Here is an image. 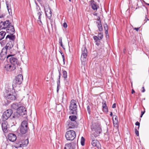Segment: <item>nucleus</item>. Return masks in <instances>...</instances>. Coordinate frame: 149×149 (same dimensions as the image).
<instances>
[{"label": "nucleus", "instance_id": "f257e3e1", "mask_svg": "<svg viewBox=\"0 0 149 149\" xmlns=\"http://www.w3.org/2000/svg\"><path fill=\"white\" fill-rule=\"evenodd\" d=\"M15 38L14 35H8L6 37L7 42L6 45L2 49L0 54V58L1 60L4 59L6 56L8 51H9L13 47L14 41Z\"/></svg>", "mask_w": 149, "mask_h": 149}, {"label": "nucleus", "instance_id": "f03ea898", "mask_svg": "<svg viewBox=\"0 0 149 149\" xmlns=\"http://www.w3.org/2000/svg\"><path fill=\"white\" fill-rule=\"evenodd\" d=\"M4 95L6 98L14 100L16 99L17 94V92H15L13 88L12 89H9L6 90Z\"/></svg>", "mask_w": 149, "mask_h": 149}, {"label": "nucleus", "instance_id": "7ed1b4c3", "mask_svg": "<svg viewBox=\"0 0 149 149\" xmlns=\"http://www.w3.org/2000/svg\"><path fill=\"white\" fill-rule=\"evenodd\" d=\"M76 104V100H71L69 108L70 112L72 114H76L77 113V107Z\"/></svg>", "mask_w": 149, "mask_h": 149}, {"label": "nucleus", "instance_id": "20e7f679", "mask_svg": "<svg viewBox=\"0 0 149 149\" xmlns=\"http://www.w3.org/2000/svg\"><path fill=\"white\" fill-rule=\"evenodd\" d=\"M91 129L93 134L96 136H98L102 132L101 128L100 125L95 124L93 125Z\"/></svg>", "mask_w": 149, "mask_h": 149}, {"label": "nucleus", "instance_id": "39448f33", "mask_svg": "<svg viewBox=\"0 0 149 149\" xmlns=\"http://www.w3.org/2000/svg\"><path fill=\"white\" fill-rule=\"evenodd\" d=\"M76 133L74 131L70 130L67 131L65 134V138L67 140L72 141L76 137Z\"/></svg>", "mask_w": 149, "mask_h": 149}, {"label": "nucleus", "instance_id": "423d86ee", "mask_svg": "<svg viewBox=\"0 0 149 149\" xmlns=\"http://www.w3.org/2000/svg\"><path fill=\"white\" fill-rule=\"evenodd\" d=\"M23 79V77L22 74L18 75L13 81L12 84L13 88L15 87L17 85H19L22 83Z\"/></svg>", "mask_w": 149, "mask_h": 149}, {"label": "nucleus", "instance_id": "0eeeda50", "mask_svg": "<svg viewBox=\"0 0 149 149\" xmlns=\"http://www.w3.org/2000/svg\"><path fill=\"white\" fill-rule=\"evenodd\" d=\"M28 129V123L27 121H23L21 123L20 128V133L22 134H25L27 132Z\"/></svg>", "mask_w": 149, "mask_h": 149}, {"label": "nucleus", "instance_id": "6e6552de", "mask_svg": "<svg viewBox=\"0 0 149 149\" xmlns=\"http://www.w3.org/2000/svg\"><path fill=\"white\" fill-rule=\"evenodd\" d=\"M6 57L7 60L8 61L9 60L11 64L14 65L16 67L17 65L18 60L13 55L10 54L8 56L6 55Z\"/></svg>", "mask_w": 149, "mask_h": 149}, {"label": "nucleus", "instance_id": "1a4fd4ad", "mask_svg": "<svg viewBox=\"0 0 149 149\" xmlns=\"http://www.w3.org/2000/svg\"><path fill=\"white\" fill-rule=\"evenodd\" d=\"M12 113V111L11 109H8L5 111L1 117L3 120L5 121L7 119L10 117Z\"/></svg>", "mask_w": 149, "mask_h": 149}, {"label": "nucleus", "instance_id": "9d476101", "mask_svg": "<svg viewBox=\"0 0 149 149\" xmlns=\"http://www.w3.org/2000/svg\"><path fill=\"white\" fill-rule=\"evenodd\" d=\"M87 51L85 47L82 48V54L81 58V60L82 62L85 61L87 56Z\"/></svg>", "mask_w": 149, "mask_h": 149}, {"label": "nucleus", "instance_id": "9b49d317", "mask_svg": "<svg viewBox=\"0 0 149 149\" xmlns=\"http://www.w3.org/2000/svg\"><path fill=\"white\" fill-rule=\"evenodd\" d=\"M66 125L68 129L73 128L77 126L76 122H73L71 120H68L66 123Z\"/></svg>", "mask_w": 149, "mask_h": 149}, {"label": "nucleus", "instance_id": "f8f14e48", "mask_svg": "<svg viewBox=\"0 0 149 149\" xmlns=\"http://www.w3.org/2000/svg\"><path fill=\"white\" fill-rule=\"evenodd\" d=\"M17 112L20 115H24L26 113V109L24 106L19 107Z\"/></svg>", "mask_w": 149, "mask_h": 149}, {"label": "nucleus", "instance_id": "ddd939ff", "mask_svg": "<svg viewBox=\"0 0 149 149\" xmlns=\"http://www.w3.org/2000/svg\"><path fill=\"white\" fill-rule=\"evenodd\" d=\"M6 31L7 33L10 34V35H13L15 32V29L13 25L11 24L6 29Z\"/></svg>", "mask_w": 149, "mask_h": 149}, {"label": "nucleus", "instance_id": "4468645a", "mask_svg": "<svg viewBox=\"0 0 149 149\" xmlns=\"http://www.w3.org/2000/svg\"><path fill=\"white\" fill-rule=\"evenodd\" d=\"M45 10L46 15L49 19H50L52 16V12L48 5L45 7Z\"/></svg>", "mask_w": 149, "mask_h": 149}, {"label": "nucleus", "instance_id": "2eb2a0df", "mask_svg": "<svg viewBox=\"0 0 149 149\" xmlns=\"http://www.w3.org/2000/svg\"><path fill=\"white\" fill-rule=\"evenodd\" d=\"M42 12L41 11L40 8H39V10L37 11V15L38 17V19L37 20L38 23L40 25H42V23L41 21L42 15Z\"/></svg>", "mask_w": 149, "mask_h": 149}, {"label": "nucleus", "instance_id": "dca6fc26", "mask_svg": "<svg viewBox=\"0 0 149 149\" xmlns=\"http://www.w3.org/2000/svg\"><path fill=\"white\" fill-rule=\"evenodd\" d=\"M16 66L12 64H6L4 66L5 70L8 71H11L14 70L16 68Z\"/></svg>", "mask_w": 149, "mask_h": 149}, {"label": "nucleus", "instance_id": "f3484780", "mask_svg": "<svg viewBox=\"0 0 149 149\" xmlns=\"http://www.w3.org/2000/svg\"><path fill=\"white\" fill-rule=\"evenodd\" d=\"M7 137L8 139L12 142L15 141L17 139V137L15 134L13 133L8 134Z\"/></svg>", "mask_w": 149, "mask_h": 149}, {"label": "nucleus", "instance_id": "a211bd4d", "mask_svg": "<svg viewBox=\"0 0 149 149\" xmlns=\"http://www.w3.org/2000/svg\"><path fill=\"white\" fill-rule=\"evenodd\" d=\"M91 144L93 146L96 147L97 149H101V145L98 141L97 140L92 141Z\"/></svg>", "mask_w": 149, "mask_h": 149}, {"label": "nucleus", "instance_id": "6ab92c4d", "mask_svg": "<svg viewBox=\"0 0 149 149\" xmlns=\"http://www.w3.org/2000/svg\"><path fill=\"white\" fill-rule=\"evenodd\" d=\"M2 23V25L3 26V28L4 29H6L11 24L9 20H6L4 22L1 21L0 23L1 24Z\"/></svg>", "mask_w": 149, "mask_h": 149}, {"label": "nucleus", "instance_id": "aec40b11", "mask_svg": "<svg viewBox=\"0 0 149 149\" xmlns=\"http://www.w3.org/2000/svg\"><path fill=\"white\" fill-rule=\"evenodd\" d=\"M96 24H97V27L99 31H102L103 29L101 21L100 18L97 19V21L96 22Z\"/></svg>", "mask_w": 149, "mask_h": 149}, {"label": "nucleus", "instance_id": "412c9836", "mask_svg": "<svg viewBox=\"0 0 149 149\" xmlns=\"http://www.w3.org/2000/svg\"><path fill=\"white\" fill-rule=\"evenodd\" d=\"M90 4L92 9L94 10H96L97 8L96 3L94 1L91 0L90 2Z\"/></svg>", "mask_w": 149, "mask_h": 149}, {"label": "nucleus", "instance_id": "4be33fe9", "mask_svg": "<svg viewBox=\"0 0 149 149\" xmlns=\"http://www.w3.org/2000/svg\"><path fill=\"white\" fill-rule=\"evenodd\" d=\"M22 147L26 146L29 143V141L28 139H21Z\"/></svg>", "mask_w": 149, "mask_h": 149}, {"label": "nucleus", "instance_id": "5701e85b", "mask_svg": "<svg viewBox=\"0 0 149 149\" xmlns=\"http://www.w3.org/2000/svg\"><path fill=\"white\" fill-rule=\"evenodd\" d=\"M19 107L18 104L17 103L13 104L11 106V108L12 109L14 110H17V111Z\"/></svg>", "mask_w": 149, "mask_h": 149}, {"label": "nucleus", "instance_id": "b1692460", "mask_svg": "<svg viewBox=\"0 0 149 149\" xmlns=\"http://www.w3.org/2000/svg\"><path fill=\"white\" fill-rule=\"evenodd\" d=\"M22 143L21 141V139L19 141H17L15 145V148H19L22 147Z\"/></svg>", "mask_w": 149, "mask_h": 149}, {"label": "nucleus", "instance_id": "393cba45", "mask_svg": "<svg viewBox=\"0 0 149 149\" xmlns=\"http://www.w3.org/2000/svg\"><path fill=\"white\" fill-rule=\"evenodd\" d=\"M2 129L4 132H7V126L6 123H2Z\"/></svg>", "mask_w": 149, "mask_h": 149}, {"label": "nucleus", "instance_id": "a878e982", "mask_svg": "<svg viewBox=\"0 0 149 149\" xmlns=\"http://www.w3.org/2000/svg\"><path fill=\"white\" fill-rule=\"evenodd\" d=\"M6 4L7 6V10L8 11V12L9 14L10 15H12V12L11 11V8L9 6V4L8 3V1H6Z\"/></svg>", "mask_w": 149, "mask_h": 149}, {"label": "nucleus", "instance_id": "bb28decb", "mask_svg": "<svg viewBox=\"0 0 149 149\" xmlns=\"http://www.w3.org/2000/svg\"><path fill=\"white\" fill-rule=\"evenodd\" d=\"M6 34V33L5 31H1L0 32V41L4 38Z\"/></svg>", "mask_w": 149, "mask_h": 149}, {"label": "nucleus", "instance_id": "cd10ccee", "mask_svg": "<svg viewBox=\"0 0 149 149\" xmlns=\"http://www.w3.org/2000/svg\"><path fill=\"white\" fill-rule=\"evenodd\" d=\"M64 149H74L71 143L66 144L65 145Z\"/></svg>", "mask_w": 149, "mask_h": 149}, {"label": "nucleus", "instance_id": "c85d7f7f", "mask_svg": "<svg viewBox=\"0 0 149 149\" xmlns=\"http://www.w3.org/2000/svg\"><path fill=\"white\" fill-rule=\"evenodd\" d=\"M69 118L70 120H71L73 122H76V120L77 119V117L75 116H69Z\"/></svg>", "mask_w": 149, "mask_h": 149}, {"label": "nucleus", "instance_id": "c756f323", "mask_svg": "<svg viewBox=\"0 0 149 149\" xmlns=\"http://www.w3.org/2000/svg\"><path fill=\"white\" fill-rule=\"evenodd\" d=\"M113 121L114 126L118 129V120H114L113 119Z\"/></svg>", "mask_w": 149, "mask_h": 149}, {"label": "nucleus", "instance_id": "7c9ffc66", "mask_svg": "<svg viewBox=\"0 0 149 149\" xmlns=\"http://www.w3.org/2000/svg\"><path fill=\"white\" fill-rule=\"evenodd\" d=\"M98 38L100 39V40L102 39L103 37V35L102 33H99L98 35L97 36Z\"/></svg>", "mask_w": 149, "mask_h": 149}, {"label": "nucleus", "instance_id": "2f4dec72", "mask_svg": "<svg viewBox=\"0 0 149 149\" xmlns=\"http://www.w3.org/2000/svg\"><path fill=\"white\" fill-rule=\"evenodd\" d=\"M93 134H92L91 136V139L92 140V141L93 140H95V139L98 136H96L95 135V134H93Z\"/></svg>", "mask_w": 149, "mask_h": 149}, {"label": "nucleus", "instance_id": "473e14b6", "mask_svg": "<svg viewBox=\"0 0 149 149\" xmlns=\"http://www.w3.org/2000/svg\"><path fill=\"white\" fill-rule=\"evenodd\" d=\"M63 77L65 79L67 78V72L65 70H63Z\"/></svg>", "mask_w": 149, "mask_h": 149}, {"label": "nucleus", "instance_id": "72a5a7b5", "mask_svg": "<svg viewBox=\"0 0 149 149\" xmlns=\"http://www.w3.org/2000/svg\"><path fill=\"white\" fill-rule=\"evenodd\" d=\"M85 139L82 136L81 139V143L82 146H84V145Z\"/></svg>", "mask_w": 149, "mask_h": 149}, {"label": "nucleus", "instance_id": "f704fd0d", "mask_svg": "<svg viewBox=\"0 0 149 149\" xmlns=\"http://www.w3.org/2000/svg\"><path fill=\"white\" fill-rule=\"evenodd\" d=\"M59 43L61 45V46L64 49L63 47V46L62 44V38L61 37H60L59 38Z\"/></svg>", "mask_w": 149, "mask_h": 149}, {"label": "nucleus", "instance_id": "c9c22d12", "mask_svg": "<svg viewBox=\"0 0 149 149\" xmlns=\"http://www.w3.org/2000/svg\"><path fill=\"white\" fill-rule=\"evenodd\" d=\"M93 38L95 42H97V41L100 40V39L98 38L97 36H93Z\"/></svg>", "mask_w": 149, "mask_h": 149}, {"label": "nucleus", "instance_id": "e433bc0d", "mask_svg": "<svg viewBox=\"0 0 149 149\" xmlns=\"http://www.w3.org/2000/svg\"><path fill=\"white\" fill-rule=\"evenodd\" d=\"M102 110L104 112L107 113L108 112V109L107 106L102 108Z\"/></svg>", "mask_w": 149, "mask_h": 149}, {"label": "nucleus", "instance_id": "4c0bfd02", "mask_svg": "<svg viewBox=\"0 0 149 149\" xmlns=\"http://www.w3.org/2000/svg\"><path fill=\"white\" fill-rule=\"evenodd\" d=\"M104 27L105 31H106L107 32L108 29V25L107 23L105 24Z\"/></svg>", "mask_w": 149, "mask_h": 149}, {"label": "nucleus", "instance_id": "58836bf2", "mask_svg": "<svg viewBox=\"0 0 149 149\" xmlns=\"http://www.w3.org/2000/svg\"><path fill=\"white\" fill-rule=\"evenodd\" d=\"M102 108L107 106L106 102L105 101H103L102 102Z\"/></svg>", "mask_w": 149, "mask_h": 149}, {"label": "nucleus", "instance_id": "ea45409f", "mask_svg": "<svg viewBox=\"0 0 149 149\" xmlns=\"http://www.w3.org/2000/svg\"><path fill=\"white\" fill-rule=\"evenodd\" d=\"M60 76H58V78L57 81V84L58 85H60Z\"/></svg>", "mask_w": 149, "mask_h": 149}, {"label": "nucleus", "instance_id": "a19ab883", "mask_svg": "<svg viewBox=\"0 0 149 149\" xmlns=\"http://www.w3.org/2000/svg\"><path fill=\"white\" fill-rule=\"evenodd\" d=\"M135 132L137 136H139V132L136 129H135Z\"/></svg>", "mask_w": 149, "mask_h": 149}, {"label": "nucleus", "instance_id": "79ce46f5", "mask_svg": "<svg viewBox=\"0 0 149 149\" xmlns=\"http://www.w3.org/2000/svg\"><path fill=\"white\" fill-rule=\"evenodd\" d=\"M0 43L2 46L4 45L6 43V41L4 40H3L1 42H0Z\"/></svg>", "mask_w": 149, "mask_h": 149}, {"label": "nucleus", "instance_id": "37998d69", "mask_svg": "<svg viewBox=\"0 0 149 149\" xmlns=\"http://www.w3.org/2000/svg\"><path fill=\"white\" fill-rule=\"evenodd\" d=\"M140 123L139 122H136L135 123V125L137 126H138L139 127H138V129H139V126H140Z\"/></svg>", "mask_w": 149, "mask_h": 149}, {"label": "nucleus", "instance_id": "c03bdc74", "mask_svg": "<svg viewBox=\"0 0 149 149\" xmlns=\"http://www.w3.org/2000/svg\"><path fill=\"white\" fill-rule=\"evenodd\" d=\"M113 118H114L115 120H118L117 119V117L116 115H113Z\"/></svg>", "mask_w": 149, "mask_h": 149}, {"label": "nucleus", "instance_id": "a18cd8bd", "mask_svg": "<svg viewBox=\"0 0 149 149\" xmlns=\"http://www.w3.org/2000/svg\"><path fill=\"white\" fill-rule=\"evenodd\" d=\"M63 26L65 28H66L67 27V25L65 22H64L63 24Z\"/></svg>", "mask_w": 149, "mask_h": 149}, {"label": "nucleus", "instance_id": "49530a36", "mask_svg": "<svg viewBox=\"0 0 149 149\" xmlns=\"http://www.w3.org/2000/svg\"><path fill=\"white\" fill-rule=\"evenodd\" d=\"M87 111L89 113L90 111V108L89 106H88L87 107Z\"/></svg>", "mask_w": 149, "mask_h": 149}, {"label": "nucleus", "instance_id": "de8ad7c7", "mask_svg": "<svg viewBox=\"0 0 149 149\" xmlns=\"http://www.w3.org/2000/svg\"><path fill=\"white\" fill-rule=\"evenodd\" d=\"M140 28H134L133 29L135 30L136 31H138L139 30Z\"/></svg>", "mask_w": 149, "mask_h": 149}, {"label": "nucleus", "instance_id": "09e8293b", "mask_svg": "<svg viewBox=\"0 0 149 149\" xmlns=\"http://www.w3.org/2000/svg\"><path fill=\"white\" fill-rule=\"evenodd\" d=\"M60 85H57V92H58L59 91V86H60Z\"/></svg>", "mask_w": 149, "mask_h": 149}, {"label": "nucleus", "instance_id": "8fccbe9b", "mask_svg": "<svg viewBox=\"0 0 149 149\" xmlns=\"http://www.w3.org/2000/svg\"><path fill=\"white\" fill-rule=\"evenodd\" d=\"M5 16V15L4 14H2L1 15H0V18H3Z\"/></svg>", "mask_w": 149, "mask_h": 149}, {"label": "nucleus", "instance_id": "3c124183", "mask_svg": "<svg viewBox=\"0 0 149 149\" xmlns=\"http://www.w3.org/2000/svg\"><path fill=\"white\" fill-rule=\"evenodd\" d=\"M116 107V104L115 103H114L113 104L112 106V107L113 108H114Z\"/></svg>", "mask_w": 149, "mask_h": 149}, {"label": "nucleus", "instance_id": "603ef678", "mask_svg": "<svg viewBox=\"0 0 149 149\" xmlns=\"http://www.w3.org/2000/svg\"><path fill=\"white\" fill-rule=\"evenodd\" d=\"M144 111H142L141 112V114L142 115H143L145 113V108H144Z\"/></svg>", "mask_w": 149, "mask_h": 149}, {"label": "nucleus", "instance_id": "864d4df0", "mask_svg": "<svg viewBox=\"0 0 149 149\" xmlns=\"http://www.w3.org/2000/svg\"><path fill=\"white\" fill-rule=\"evenodd\" d=\"M142 88L143 89V90L142 91V92L143 93L144 92L145 90L144 88V87H142Z\"/></svg>", "mask_w": 149, "mask_h": 149}, {"label": "nucleus", "instance_id": "5fc2aeb1", "mask_svg": "<svg viewBox=\"0 0 149 149\" xmlns=\"http://www.w3.org/2000/svg\"><path fill=\"white\" fill-rule=\"evenodd\" d=\"M3 29H5L3 28V27L1 25H0V30H2Z\"/></svg>", "mask_w": 149, "mask_h": 149}, {"label": "nucleus", "instance_id": "6e6d98bb", "mask_svg": "<svg viewBox=\"0 0 149 149\" xmlns=\"http://www.w3.org/2000/svg\"><path fill=\"white\" fill-rule=\"evenodd\" d=\"M93 15L94 16H97V13H93Z\"/></svg>", "mask_w": 149, "mask_h": 149}, {"label": "nucleus", "instance_id": "4d7b16f0", "mask_svg": "<svg viewBox=\"0 0 149 149\" xmlns=\"http://www.w3.org/2000/svg\"><path fill=\"white\" fill-rule=\"evenodd\" d=\"M96 44L97 45H99L100 44L99 42H98V41H97V42H96Z\"/></svg>", "mask_w": 149, "mask_h": 149}, {"label": "nucleus", "instance_id": "13d9d810", "mask_svg": "<svg viewBox=\"0 0 149 149\" xmlns=\"http://www.w3.org/2000/svg\"><path fill=\"white\" fill-rule=\"evenodd\" d=\"M58 72H59V76H60V77H61V72L60 71L58 70Z\"/></svg>", "mask_w": 149, "mask_h": 149}, {"label": "nucleus", "instance_id": "bf43d9fd", "mask_svg": "<svg viewBox=\"0 0 149 149\" xmlns=\"http://www.w3.org/2000/svg\"><path fill=\"white\" fill-rule=\"evenodd\" d=\"M134 92H135V91H134V90L132 89V94H133Z\"/></svg>", "mask_w": 149, "mask_h": 149}, {"label": "nucleus", "instance_id": "052dcab7", "mask_svg": "<svg viewBox=\"0 0 149 149\" xmlns=\"http://www.w3.org/2000/svg\"><path fill=\"white\" fill-rule=\"evenodd\" d=\"M63 62L64 64L65 63V58H63Z\"/></svg>", "mask_w": 149, "mask_h": 149}, {"label": "nucleus", "instance_id": "680f3d73", "mask_svg": "<svg viewBox=\"0 0 149 149\" xmlns=\"http://www.w3.org/2000/svg\"><path fill=\"white\" fill-rule=\"evenodd\" d=\"M113 115V113L112 112H111V113L110 114V116H112Z\"/></svg>", "mask_w": 149, "mask_h": 149}, {"label": "nucleus", "instance_id": "e2e57ef3", "mask_svg": "<svg viewBox=\"0 0 149 149\" xmlns=\"http://www.w3.org/2000/svg\"><path fill=\"white\" fill-rule=\"evenodd\" d=\"M62 55L63 58H65L64 56V54H63L62 55Z\"/></svg>", "mask_w": 149, "mask_h": 149}, {"label": "nucleus", "instance_id": "0e129e2a", "mask_svg": "<svg viewBox=\"0 0 149 149\" xmlns=\"http://www.w3.org/2000/svg\"><path fill=\"white\" fill-rule=\"evenodd\" d=\"M60 53L61 54V55H62L63 54V53H62V51H60Z\"/></svg>", "mask_w": 149, "mask_h": 149}, {"label": "nucleus", "instance_id": "69168bd1", "mask_svg": "<svg viewBox=\"0 0 149 149\" xmlns=\"http://www.w3.org/2000/svg\"><path fill=\"white\" fill-rule=\"evenodd\" d=\"M143 116V115H142V114H141V115H140V117H141V118Z\"/></svg>", "mask_w": 149, "mask_h": 149}, {"label": "nucleus", "instance_id": "338daca9", "mask_svg": "<svg viewBox=\"0 0 149 149\" xmlns=\"http://www.w3.org/2000/svg\"><path fill=\"white\" fill-rule=\"evenodd\" d=\"M105 33L106 34L108 33V32H107L106 31H105Z\"/></svg>", "mask_w": 149, "mask_h": 149}, {"label": "nucleus", "instance_id": "774afa93", "mask_svg": "<svg viewBox=\"0 0 149 149\" xmlns=\"http://www.w3.org/2000/svg\"><path fill=\"white\" fill-rule=\"evenodd\" d=\"M38 1H41V0H37Z\"/></svg>", "mask_w": 149, "mask_h": 149}]
</instances>
